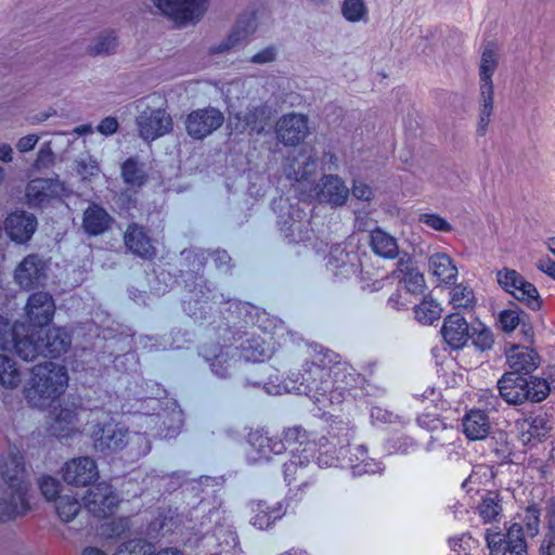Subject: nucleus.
<instances>
[{
    "mask_svg": "<svg viewBox=\"0 0 555 555\" xmlns=\"http://www.w3.org/2000/svg\"><path fill=\"white\" fill-rule=\"evenodd\" d=\"M350 468L356 476L376 474L383 470L382 464L370 456H367L363 464H353V461L350 460Z\"/></svg>",
    "mask_w": 555,
    "mask_h": 555,
    "instance_id": "obj_62",
    "label": "nucleus"
},
{
    "mask_svg": "<svg viewBox=\"0 0 555 555\" xmlns=\"http://www.w3.org/2000/svg\"><path fill=\"white\" fill-rule=\"evenodd\" d=\"M237 120L234 125V129L243 133L246 130L255 133H261L268 125L269 112L264 105L253 106L245 113H238L235 115Z\"/></svg>",
    "mask_w": 555,
    "mask_h": 555,
    "instance_id": "obj_34",
    "label": "nucleus"
},
{
    "mask_svg": "<svg viewBox=\"0 0 555 555\" xmlns=\"http://www.w3.org/2000/svg\"><path fill=\"white\" fill-rule=\"evenodd\" d=\"M37 224L35 215L21 210L8 216L4 222V230L13 242L24 244L33 237Z\"/></svg>",
    "mask_w": 555,
    "mask_h": 555,
    "instance_id": "obj_25",
    "label": "nucleus"
},
{
    "mask_svg": "<svg viewBox=\"0 0 555 555\" xmlns=\"http://www.w3.org/2000/svg\"><path fill=\"white\" fill-rule=\"evenodd\" d=\"M450 302L455 309H472L474 307V293L472 288L456 285L450 292Z\"/></svg>",
    "mask_w": 555,
    "mask_h": 555,
    "instance_id": "obj_54",
    "label": "nucleus"
},
{
    "mask_svg": "<svg viewBox=\"0 0 555 555\" xmlns=\"http://www.w3.org/2000/svg\"><path fill=\"white\" fill-rule=\"evenodd\" d=\"M442 308L440 304L430 296L424 297V299L414 307L415 320L424 325H431L435 321L439 320Z\"/></svg>",
    "mask_w": 555,
    "mask_h": 555,
    "instance_id": "obj_44",
    "label": "nucleus"
},
{
    "mask_svg": "<svg viewBox=\"0 0 555 555\" xmlns=\"http://www.w3.org/2000/svg\"><path fill=\"white\" fill-rule=\"evenodd\" d=\"M399 270L403 273L402 282L406 288V293L421 294L425 288L424 275L413 266L399 262Z\"/></svg>",
    "mask_w": 555,
    "mask_h": 555,
    "instance_id": "obj_45",
    "label": "nucleus"
},
{
    "mask_svg": "<svg viewBox=\"0 0 555 555\" xmlns=\"http://www.w3.org/2000/svg\"><path fill=\"white\" fill-rule=\"evenodd\" d=\"M305 218V211L297 205L288 204L287 207H281L278 223L291 242H301L309 238V231L304 222Z\"/></svg>",
    "mask_w": 555,
    "mask_h": 555,
    "instance_id": "obj_24",
    "label": "nucleus"
},
{
    "mask_svg": "<svg viewBox=\"0 0 555 555\" xmlns=\"http://www.w3.org/2000/svg\"><path fill=\"white\" fill-rule=\"evenodd\" d=\"M496 280L500 286L516 300L526 304L532 310L540 309L541 300L535 286L526 281L516 270L504 268L498 271Z\"/></svg>",
    "mask_w": 555,
    "mask_h": 555,
    "instance_id": "obj_13",
    "label": "nucleus"
},
{
    "mask_svg": "<svg viewBox=\"0 0 555 555\" xmlns=\"http://www.w3.org/2000/svg\"><path fill=\"white\" fill-rule=\"evenodd\" d=\"M46 262L35 254L26 256L15 269L14 278L16 283L29 289L39 285L46 279Z\"/></svg>",
    "mask_w": 555,
    "mask_h": 555,
    "instance_id": "obj_27",
    "label": "nucleus"
},
{
    "mask_svg": "<svg viewBox=\"0 0 555 555\" xmlns=\"http://www.w3.org/2000/svg\"><path fill=\"white\" fill-rule=\"evenodd\" d=\"M490 555H527V542L524 528L519 524H513L505 534L492 529L485 533Z\"/></svg>",
    "mask_w": 555,
    "mask_h": 555,
    "instance_id": "obj_12",
    "label": "nucleus"
},
{
    "mask_svg": "<svg viewBox=\"0 0 555 555\" xmlns=\"http://www.w3.org/2000/svg\"><path fill=\"white\" fill-rule=\"evenodd\" d=\"M341 13L348 22L357 23L365 17L367 10L363 0H345Z\"/></svg>",
    "mask_w": 555,
    "mask_h": 555,
    "instance_id": "obj_55",
    "label": "nucleus"
},
{
    "mask_svg": "<svg viewBox=\"0 0 555 555\" xmlns=\"http://www.w3.org/2000/svg\"><path fill=\"white\" fill-rule=\"evenodd\" d=\"M209 256L216 267L217 270L228 273L231 271L232 258L224 249H216L209 253Z\"/></svg>",
    "mask_w": 555,
    "mask_h": 555,
    "instance_id": "obj_63",
    "label": "nucleus"
},
{
    "mask_svg": "<svg viewBox=\"0 0 555 555\" xmlns=\"http://www.w3.org/2000/svg\"><path fill=\"white\" fill-rule=\"evenodd\" d=\"M81 508V503L76 495H60L55 502V509L61 518L65 522L73 520Z\"/></svg>",
    "mask_w": 555,
    "mask_h": 555,
    "instance_id": "obj_47",
    "label": "nucleus"
},
{
    "mask_svg": "<svg viewBox=\"0 0 555 555\" xmlns=\"http://www.w3.org/2000/svg\"><path fill=\"white\" fill-rule=\"evenodd\" d=\"M429 269L438 281L450 284L457 278V268L450 256L443 253H437L428 259Z\"/></svg>",
    "mask_w": 555,
    "mask_h": 555,
    "instance_id": "obj_41",
    "label": "nucleus"
},
{
    "mask_svg": "<svg viewBox=\"0 0 555 555\" xmlns=\"http://www.w3.org/2000/svg\"><path fill=\"white\" fill-rule=\"evenodd\" d=\"M318 154L311 146L300 149L285 169L286 177L301 185H313L318 170Z\"/></svg>",
    "mask_w": 555,
    "mask_h": 555,
    "instance_id": "obj_19",
    "label": "nucleus"
},
{
    "mask_svg": "<svg viewBox=\"0 0 555 555\" xmlns=\"http://www.w3.org/2000/svg\"><path fill=\"white\" fill-rule=\"evenodd\" d=\"M54 162V154L49 144H44L40 147L37 158L35 160V168H48Z\"/></svg>",
    "mask_w": 555,
    "mask_h": 555,
    "instance_id": "obj_64",
    "label": "nucleus"
},
{
    "mask_svg": "<svg viewBox=\"0 0 555 555\" xmlns=\"http://www.w3.org/2000/svg\"><path fill=\"white\" fill-rule=\"evenodd\" d=\"M22 380L16 363L8 356H0V384L7 388H15Z\"/></svg>",
    "mask_w": 555,
    "mask_h": 555,
    "instance_id": "obj_46",
    "label": "nucleus"
},
{
    "mask_svg": "<svg viewBox=\"0 0 555 555\" xmlns=\"http://www.w3.org/2000/svg\"><path fill=\"white\" fill-rule=\"evenodd\" d=\"M150 437L146 429H143V433H130L128 430L127 444L125 447L127 456L131 460H138L149 454L152 449Z\"/></svg>",
    "mask_w": 555,
    "mask_h": 555,
    "instance_id": "obj_43",
    "label": "nucleus"
},
{
    "mask_svg": "<svg viewBox=\"0 0 555 555\" xmlns=\"http://www.w3.org/2000/svg\"><path fill=\"white\" fill-rule=\"evenodd\" d=\"M154 545L144 539H133L120 544L114 555H153Z\"/></svg>",
    "mask_w": 555,
    "mask_h": 555,
    "instance_id": "obj_50",
    "label": "nucleus"
},
{
    "mask_svg": "<svg viewBox=\"0 0 555 555\" xmlns=\"http://www.w3.org/2000/svg\"><path fill=\"white\" fill-rule=\"evenodd\" d=\"M516 427L519 439L524 444H534L546 437L552 426L546 413L531 415L527 418L517 421Z\"/></svg>",
    "mask_w": 555,
    "mask_h": 555,
    "instance_id": "obj_28",
    "label": "nucleus"
},
{
    "mask_svg": "<svg viewBox=\"0 0 555 555\" xmlns=\"http://www.w3.org/2000/svg\"><path fill=\"white\" fill-rule=\"evenodd\" d=\"M501 511V506L495 499L485 498L479 505V514L485 522H491L496 519Z\"/></svg>",
    "mask_w": 555,
    "mask_h": 555,
    "instance_id": "obj_60",
    "label": "nucleus"
},
{
    "mask_svg": "<svg viewBox=\"0 0 555 555\" xmlns=\"http://www.w3.org/2000/svg\"><path fill=\"white\" fill-rule=\"evenodd\" d=\"M124 241L126 247L134 255L152 260L156 256V248L153 246L151 238L144 227L137 223H130L125 232Z\"/></svg>",
    "mask_w": 555,
    "mask_h": 555,
    "instance_id": "obj_29",
    "label": "nucleus"
},
{
    "mask_svg": "<svg viewBox=\"0 0 555 555\" xmlns=\"http://www.w3.org/2000/svg\"><path fill=\"white\" fill-rule=\"evenodd\" d=\"M68 375L65 366L44 362L31 369V376L24 388L29 405L38 409L50 406L66 389Z\"/></svg>",
    "mask_w": 555,
    "mask_h": 555,
    "instance_id": "obj_6",
    "label": "nucleus"
},
{
    "mask_svg": "<svg viewBox=\"0 0 555 555\" xmlns=\"http://www.w3.org/2000/svg\"><path fill=\"white\" fill-rule=\"evenodd\" d=\"M464 435L469 440L486 439L490 433L488 414L481 409H472L465 413L462 420Z\"/></svg>",
    "mask_w": 555,
    "mask_h": 555,
    "instance_id": "obj_35",
    "label": "nucleus"
},
{
    "mask_svg": "<svg viewBox=\"0 0 555 555\" xmlns=\"http://www.w3.org/2000/svg\"><path fill=\"white\" fill-rule=\"evenodd\" d=\"M138 401L142 406L153 411L152 413L134 411L135 414H140L138 426L146 429L152 438L172 439L180 434L183 426V412L176 403L163 408L162 402L152 397L139 398Z\"/></svg>",
    "mask_w": 555,
    "mask_h": 555,
    "instance_id": "obj_8",
    "label": "nucleus"
},
{
    "mask_svg": "<svg viewBox=\"0 0 555 555\" xmlns=\"http://www.w3.org/2000/svg\"><path fill=\"white\" fill-rule=\"evenodd\" d=\"M308 119L302 114L283 115L276 124V138L285 145L295 146L308 134Z\"/></svg>",
    "mask_w": 555,
    "mask_h": 555,
    "instance_id": "obj_23",
    "label": "nucleus"
},
{
    "mask_svg": "<svg viewBox=\"0 0 555 555\" xmlns=\"http://www.w3.org/2000/svg\"><path fill=\"white\" fill-rule=\"evenodd\" d=\"M0 475L10 489V499H0V521H8L31 509L28 496L30 485L25 479L24 456L18 450L0 456Z\"/></svg>",
    "mask_w": 555,
    "mask_h": 555,
    "instance_id": "obj_3",
    "label": "nucleus"
},
{
    "mask_svg": "<svg viewBox=\"0 0 555 555\" xmlns=\"http://www.w3.org/2000/svg\"><path fill=\"white\" fill-rule=\"evenodd\" d=\"M39 489L42 493V495L48 500H57V495L61 490V483L57 479L51 477V476H42L39 479Z\"/></svg>",
    "mask_w": 555,
    "mask_h": 555,
    "instance_id": "obj_59",
    "label": "nucleus"
},
{
    "mask_svg": "<svg viewBox=\"0 0 555 555\" xmlns=\"http://www.w3.org/2000/svg\"><path fill=\"white\" fill-rule=\"evenodd\" d=\"M247 459L251 463L270 461L272 455H280L286 451L282 439L269 436L263 429L251 430L247 436Z\"/></svg>",
    "mask_w": 555,
    "mask_h": 555,
    "instance_id": "obj_17",
    "label": "nucleus"
},
{
    "mask_svg": "<svg viewBox=\"0 0 555 555\" xmlns=\"http://www.w3.org/2000/svg\"><path fill=\"white\" fill-rule=\"evenodd\" d=\"M113 223L111 215L100 205L91 204L83 212L82 229L90 236L106 232Z\"/></svg>",
    "mask_w": 555,
    "mask_h": 555,
    "instance_id": "obj_36",
    "label": "nucleus"
},
{
    "mask_svg": "<svg viewBox=\"0 0 555 555\" xmlns=\"http://www.w3.org/2000/svg\"><path fill=\"white\" fill-rule=\"evenodd\" d=\"M525 318H527V313L518 308L505 309L499 313V324L503 332L511 333Z\"/></svg>",
    "mask_w": 555,
    "mask_h": 555,
    "instance_id": "obj_53",
    "label": "nucleus"
},
{
    "mask_svg": "<svg viewBox=\"0 0 555 555\" xmlns=\"http://www.w3.org/2000/svg\"><path fill=\"white\" fill-rule=\"evenodd\" d=\"M498 49L492 42H489L481 54L479 67L480 78V112L477 133L483 137L488 130L490 117L493 112V82L492 76L498 68Z\"/></svg>",
    "mask_w": 555,
    "mask_h": 555,
    "instance_id": "obj_10",
    "label": "nucleus"
},
{
    "mask_svg": "<svg viewBox=\"0 0 555 555\" xmlns=\"http://www.w3.org/2000/svg\"><path fill=\"white\" fill-rule=\"evenodd\" d=\"M51 423L49 424V431L52 436L59 439H67L73 437L77 431V412L75 409L62 406L60 410L53 412Z\"/></svg>",
    "mask_w": 555,
    "mask_h": 555,
    "instance_id": "obj_37",
    "label": "nucleus"
},
{
    "mask_svg": "<svg viewBox=\"0 0 555 555\" xmlns=\"http://www.w3.org/2000/svg\"><path fill=\"white\" fill-rule=\"evenodd\" d=\"M253 517L250 522L258 529H267L284 515L283 505L275 503L268 504L266 501H258L251 504Z\"/></svg>",
    "mask_w": 555,
    "mask_h": 555,
    "instance_id": "obj_38",
    "label": "nucleus"
},
{
    "mask_svg": "<svg viewBox=\"0 0 555 555\" xmlns=\"http://www.w3.org/2000/svg\"><path fill=\"white\" fill-rule=\"evenodd\" d=\"M256 29V15L255 13H246L238 17L235 26L232 31L228 36V38L218 46H214L210 48L211 54H220L224 53L234 47H236L240 42L245 40L249 35H251Z\"/></svg>",
    "mask_w": 555,
    "mask_h": 555,
    "instance_id": "obj_30",
    "label": "nucleus"
},
{
    "mask_svg": "<svg viewBox=\"0 0 555 555\" xmlns=\"http://www.w3.org/2000/svg\"><path fill=\"white\" fill-rule=\"evenodd\" d=\"M524 522L529 535L533 537L538 533L540 525V509L535 505H530L526 508Z\"/></svg>",
    "mask_w": 555,
    "mask_h": 555,
    "instance_id": "obj_61",
    "label": "nucleus"
},
{
    "mask_svg": "<svg viewBox=\"0 0 555 555\" xmlns=\"http://www.w3.org/2000/svg\"><path fill=\"white\" fill-rule=\"evenodd\" d=\"M370 245L376 255L384 258L395 259L399 254L397 240L380 229L371 232Z\"/></svg>",
    "mask_w": 555,
    "mask_h": 555,
    "instance_id": "obj_42",
    "label": "nucleus"
},
{
    "mask_svg": "<svg viewBox=\"0 0 555 555\" xmlns=\"http://www.w3.org/2000/svg\"><path fill=\"white\" fill-rule=\"evenodd\" d=\"M40 340L42 356L59 358L64 354L72 346V335L64 327L49 328L44 336L40 330Z\"/></svg>",
    "mask_w": 555,
    "mask_h": 555,
    "instance_id": "obj_33",
    "label": "nucleus"
},
{
    "mask_svg": "<svg viewBox=\"0 0 555 555\" xmlns=\"http://www.w3.org/2000/svg\"><path fill=\"white\" fill-rule=\"evenodd\" d=\"M349 196V189L345 182L335 175H325L321 183L310 190L307 197L315 198L320 203L330 204L332 207H338L346 204Z\"/></svg>",
    "mask_w": 555,
    "mask_h": 555,
    "instance_id": "obj_20",
    "label": "nucleus"
},
{
    "mask_svg": "<svg viewBox=\"0 0 555 555\" xmlns=\"http://www.w3.org/2000/svg\"><path fill=\"white\" fill-rule=\"evenodd\" d=\"M498 389L500 397L511 405H521L527 401L539 403L555 389V372L545 377L506 372L498 380Z\"/></svg>",
    "mask_w": 555,
    "mask_h": 555,
    "instance_id": "obj_7",
    "label": "nucleus"
},
{
    "mask_svg": "<svg viewBox=\"0 0 555 555\" xmlns=\"http://www.w3.org/2000/svg\"><path fill=\"white\" fill-rule=\"evenodd\" d=\"M469 337H472L474 346L481 351L491 349L494 343L492 332L481 324L480 328H473Z\"/></svg>",
    "mask_w": 555,
    "mask_h": 555,
    "instance_id": "obj_57",
    "label": "nucleus"
},
{
    "mask_svg": "<svg viewBox=\"0 0 555 555\" xmlns=\"http://www.w3.org/2000/svg\"><path fill=\"white\" fill-rule=\"evenodd\" d=\"M286 446V450L295 444H298L295 449H306L308 443L312 442L310 434L301 426H293L284 429L283 438H281Z\"/></svg>",
    "mask_w": 555,
    "mask_h": 555,
    "instance_id": "obj_49",
    "label": "nucleus"
},
{
    "mask_svg": "<svg viewBox=\"0 0 555 555\" xmlns=\"http://www.w3.org/2000/svg\"><path fill=\"white\" fill-rule=\"evenodd\" d=\"M186 259L192 262L195 275L192 283L185 279L190 295L183 300V310L195 321H208L210 314L225 301L224 294L211 289L204 280L203 271L207 260L204 251H190Z\"/></svg>",
    "mask_w": 555,
    "mask_h": 555,
    "instance_id": "obj_4",
    "label": "nucleus"
},
{
    "mask_svg": "<svg viewBox=\"0 0 555 555\" xmlns=\"http://www.w3.org/2000/svg\"><path fill=\"white\" fill-rule=\"evenodd\" d=\"M176 513L171 508L159 509L157 517H155L149 525L150 533L156 535L172 532L175 525Z\"/></svg>",
    "mask_w": 555,
    "mask_h": 555,
    "instance_id": "obj_48",
    "label": "nucleus"
},
{
    "mask_svg": "<svg viewBox=\"0 0 555 555\" xmlns=\"http://www.w3.org/2000/svg\"><path fill=\"white\" fill-rule=\"evenodd\" d=\"M82 501L87 511L98 518H106L114 514L120 502L118 493L105 481L90 488Z\"/></svg>",
    "mask_w": 555,
    "mask_h": 555,
    "instance_id": "obj_15",
    "label": "nucleus"
},
{
    "mask_svg": "<svg viewBox=\"0 0 555 555\" xmlns=\"http://www.w3.org/2000/svg\"><path fill=\"white\" fill-rule=\"evenodd\" d=\"M363 383L361 374L357 373L348 362L333 350L320 347L309 351L302 371L292 372L283 382L274 385L269 382L264 388L270 395L297 392L310 398L319 410L339 405L349 399Z\"/></svg>",
    "mask_w": 555,
    "mask_h": 555,
    "instance_id": "obj_1",
    "label": "nucleus"
},
{
    "mask_svg": "<svg viewBox=\"0 0 555 555\" xmlns=\"http://www.w3.org/2000/svg\"><path fill=\"white\" fill-rule=\"evenodd\" d=\"M25 311L29 322L28 325L41 328L53 320L55 313L54 299L46 292L34 293L27 300Z\"/></svg>",
    "mask_w": 555,
    "mask_h": 555,
    "instance_id": "obj_22",
    "label": "nucleus"
},
{
    "mask_svg": "<svg viewBox=\"0 0 555 555\" xmlns=\"http://www.w3.org/2000/svg\"><path fill=\"white\" fill-rule=\"evenodd\" d=\"M130 530V520L127 517L112 519L100 527V533L105 539H119Z\"/></svg>",
    "mask_w": 555,
    "mask_h": 555,
    "instance_id": "obj_51",
    "label": "nucleus"
},
{
    "mask_svg": "<svg viewBox=\"0 0 555 555\" xmlns=\"http://www.w3.org/2000/svg\"><path fill=\"white\" fill-rule=\"evenodd\" d=\"M237 345L204 344L199 354L209 363L212 373L220 378L231 377L244 362H263L270 358V346L255 334L244 333Z\"/></svg>",
    "mask_w": 555,
    "mask_h": 555,
    "instance_id": "obj_2",
    "label": "nucleus"
},
{
    "mask_svg": "<svg viewBox=\"0 0 555 555\" xmlns=\"http://www.w3.org/2000/svg\"><path fill=\"white\" fill-rule=\"evenodd\" d=\"M117 37L114 33H105L99 36L96 42L90 47V53L92 55L111 54L117 48Z\"/></svg>",
    "mask_w": 555,
    "mask_h": 555,
    "instance_id": "obj_56",
    "label": "nucleus"
},
{
    "mask_svg": "<svg viewBox=\"0 0 555 555\" xmlns=\"http://www.w3.org/2000/svg\"><path fill=\"white\" fill-rule=\"evenodd\" d=\"M354 434V426L349 421L335 418L330 423L326 435L313 438L302 452L309 453L312 463L321 468L343 465Z\"/></svg>",
    "mask_w": 555,
    "mask_h": 555,
    "instance_id": "obj_5",
    "label": "nucleus"
},
{
    "mask_svg": "<svg viewBox=\"0 0 555 555\" xmlns=\"http://www.w3.org/2000/svg\"><path fill=\"white\" fill-rule=\"evenodd\" d=\"M63 479L75 487H87L99 478L95 461L89 456H80L66 462L62 468Z\"/></svg>",
    "mask_w": 555,
    "mask_h": 555,
    "instance_id": "obj_21",
    "label": "nucleus"
},
{
    "mask_svg": "<svg viewBox=\"0 0 555 555\" xmlns=\"http://www.w3.org/2000/svg\"><path fill=\"white\" fill-rule=\"evenodd\" d=\"M312 464L310 454L302 452V449L291 450V457L283 465L284 480L287 485H292L294 481L302 479Z\"/></svg>",
    "mask_w": 555,
    "mask_h": 555,
    "instance_id": "obj_39",
    "label": "nucleus"
},
{
    "mask_svg": "<svg viewBox=\"0 0 555 555\" xmlns=\"http://www.w3.org/2000/svg\"><path fill=\"white\" fill-rule=\"evenodd\" d=\"M160 100L156 94L141 98L135 102V108L140 112L135 119L140 137L145 141L169 133L172 130V119L165 108H151L150 103Z\"/></svg>",
    "mask_w": 555,
    "mask_h": 555,
    "instance_id": "obj_11",
    "label": "nucleus"
},
{
    "mask_svg": "<svg viewBox=\"0 0 555 555\" xmlns=\"http://www.w3.org/2000/svg\"><path fill=\"white\" fill-rule=\"evenodd\" d=\"M441 334L451 348L461 349L469 339L468 323L461 314L452 313L444 319Z\"/></svg>",
    "mask_w": 555,
    "mask_h": 555,
    "instance_id": "obj_31",
    "label": "nucleus"
},
{
    "mask_svg": "<svg viewBox=\"0 0 555 555\" xmlns=\"http://www.w3.org/2000/svg\"><path fill=\"white\" fill-rule=\"evenodd\" d=\"M418 221L438 232L448 233L451 232L453 229L452 225L444 218L437 214H421L418 217Z\"/></svg>",
    "mask_w": 555,
    "mask_h": 555,
    "instance_id": "obj_58",
    "label": "nucleus"
},
{
    "mask_svg": "<svg viewBox=\"0 0 555 555\" xmlns=\"http://www.w3.org/2000/svg\"><path fill=\"white\" fill-rule=\"evenodd\" d=\"M64 185L57 179L37 178L29 181L26 198L31 207H41L51 199L60 197Z\"/></svg>",
    "mask_w": 555,
    "mask_h": 555,
    "instance_id": "obj_26",
    "label": "nucleus"
},
{
    "mask_svg": "<svg viewBox=\"0 0 555 555\" xmlns=\"http://www.w3.org/2000/svg\"><path fill=\"white\" fill-rule=\"evenodd\" d=\"M154 5L181 28L197 22L206 11L207 0H153Z\"/></svg>",
    "mask_w": 555,
    "mask_h": 555,
    "instance_id": "obj_14",
    "label": "nucleus"
},
{
    "mask_svg": "<svg viewBox=\"0 0 555 555\" xmlns=\"http://www.w3.org/2000/svg\"><path fill=\"white\" fill-rule=\"evenodd\" d=\"M0 349L14 350L21 359L33 361L42 356L40 330L24 323L11 325L0 315Z\"/></svg>",
    "mask_w": 555,
    "mask_h": 555,
    "instance_id": "obj_9",
    "label": "nucleus"
},
{
    "mask_svg": "<svg viewBox=\"0 0 555 555\" xmlns=\"http://www.w3.org/2000/svg\"><path fill=\"white\" fill-rule=\"evenodd\" d=\"M128 429L115 422L96 424L92 431L93 447L103 455H111L125 449Z\"/></svg>",
    "mask_w": 555,
    "mask_h": 555,
    "instance_id": "obj_16",
    "label": "nucleus"
},
{
    "mask_svg": "<svg viewBox=\"0 0 555 555\" xmlns=\"http://www.w3.org/2000/svg\"><path fill=\"white\" fill-rule=\"evenodd\" d=\"M507 363L512 370L511 372L532 376L531 374L540 364V357L529 347L513 346L507 352Z\"/></svg>",
    "mask_w": 555,
    "mask_h": 555,
    "instance_id": "obj_32",
    "label": "nucleus"
},
{
    "mask_svg": "<svg viewBox=\"0 0 555 555\" xmlns=\"http://www.w3.org/2000/svg\"><path fill=\"white\" fill-rule=\"evenodd\" d=\"M490 452L494 455V462L498 464L507 463L511 461L512 447L506 439L504 433L499 434V438H492L489 441Z\"/></svg>",
    "mask_w": 555,
    "mask_h": 555,
    "instance_id": "obj_52",
    "label": "nucleus"
},
{
    "mask_svg": "<svg viewBox=\"0 0 555 555\" xmlns=\"http://www.w3.org/2000/svg\"><path fill=\"white\" fill-rule=\"evenodd\" d=\"M120 176L124 183L134 191L144 186L149 180L145 165L137 157H129L121 164Z\"/></svg>",
    "mask_w": 555,
    "mask_h": 555,
    "instance_id": "obj_40",
    "label": "nucleus"
},
{
    "mask_svg": "<svg viewBox=\"0 0 555 555\" xmlns=\"http://www.w3.org/2000/svg\"><path fill=\"white\" fill-rule=\"evenodd\" d=\"M223 121L224 116L219 109L215 107L198 108L186 116L185 129L191 138L202 140L220 128Z\"/></svg>",
    "mask_w": 555,
    "mask_h": 555,
    "instance_id": "obj_18",
    "label": "nucleus"
}]
</instances>
